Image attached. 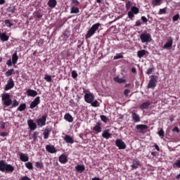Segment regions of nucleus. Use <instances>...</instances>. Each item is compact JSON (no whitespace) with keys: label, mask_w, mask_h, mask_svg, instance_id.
<instances>
[{"label":"nucleus","mask_w":180,"mask_h":180,"mask_svg":"<svg viewBox=\"0 0 180 180\" xmlns=\"http://www.w3.org/2000/svg\"><path fill=\"white\" fill-rule=\"evenodd\" d=\"M0 171L1 172H7L11 174L15 171V167L12 165L8 164L5 160H0Z\"/></svg>","instance_id":"1"},{"label":"nucleus","mask_w":180,"mask_h":180,"mask_svg":"<svg viewBox=\"0 0 180 180\" xmlns=\"http://www.w3.org/2000/svg\"><path fill=\"white\" fill-rule=\"evenodd\" d=\"M84 101L87 103H90L93 108H98V106H99V102L95 100V96L91 93L85 94Z\"/></svg>","instance_id":"2"},{"label":"nucleus","mask_w":180,"mask_h":180,"mask_svg":"<svg viewBox=\"0 0 180 180\" xmlns=\"http://www.w3.org/2000/svg\"><path fill=\"white\" fill-rule=\"evenodd\" d=\"M101 26V23L97 22L91 26V27L88 30L86 34V39H91L94 34L96 32V30L99 29V27Z\"/></svg>","instance_id":"3"},{"label":"nucleus","mask_w":180,"mask_h":180,"mask_svg":"<svg viewBox=\"0 0 180 180\" xmlns=\"http://www.w3.org/2000/svg\"><path fill=\"white\" fill-rule=\"evenodd\" d=\"M1 101L4 106L9 107L12 105V98H11V95L8 93L1 94Z\"/></svg>","instance_id":"4"},{"label":"nucleus","mask_w":180,"mask_h":180,"mask_svg":"<svg viewBox=\"0 0 180 180\" xmlns=\"http://www.w3.org/2000/svg\"><path fill=\"white\" fill-rule=\"evenodd\" d=\"M157 82H158V77L156 75H153L150 77V79L148 84L147 88L148 89H154L157 86Z\"/></svg>","instance_id":"5"},{"label":"nucleus","mask_w":180,"mask_h":180,"mask_svg":"<svg viewBox=\"0 0 180 180\" xmlns=\"http://www.w3.org/2000/svg\"><path fill=\"white\" fill-rule=\"evenodd\" d=\"M140 39H141V43H151V41H153V38H151V34L147 32L141 34Z\"/></svg>","instance_id":"6"},{"label":"nucleus","mask_w":180,"mask_h":180,"mask_svg":"<svg viewBox=\"0 0 180 180\" xmlns=\"http://www.w3.org/2000/svg\"><path fill=\"white\" fill-rule=\"evenodd\" d=\"M140 12V10L136 6H132L131 8V11L128 12V18L129 19H133L134 18V15H137Z\"/></svg>","instance_id":"7"},{"label":"nucleus","mask_w":180,"mask_h":180,"mask_svg":"<svg viewBox=\"0 0 180 180\" xmlns=\"http://www.w3.org/2000/svg\"><path fill=\"white\" fill-rule=\"evenodd\" d=\"M47 119L46 116L43 115L41 118L37 120V123L39 127H43V126H46V120Z\"/></svg>","instance_id":"8"},{"label":"nucleus","mask_w":180,"mask_h":180,"mask_svg":"<svg viewBox=\"0 0 180 180\" xmlns=\"http://www.w3.org/2000/svg\"><path fill=\"white\" fill-rule=\"evenodd\" d=\"M15 86V82H13V79H10L7 81V84L6 85L4 89L6 91H9V89H12Z\"/></svg>","instance_id":"9"},{"label":"nucleus","mask_w":180,"mask_h":180,"mask_svg":"<svg viewBox=\"0 0 180 180\" xmlns=\"http://www.w3.org/2000/svg\"><path fill=\"white\" fill-rule=\"evenodd\" d=\"M115 144L120 150H124V148H126V143H124L122 139H117Z\"/></svg>","instance_id":"10"},{"label":"nucleus","mask_w":180,"mask_h":180,"mask_svg":"<svg viewBox=\"0 0 180 180\" xmlns=\"http://www.w3.org/2000/svg\"><path fill=\"white\" fill-rule=\"evenodd\" d=\"M40 103V97L37 96L34 98V100L30 103V109H34L37 105Z\"/></svg>","instance_id":"11"},{"label":"nucleus","mask_w":180,"mask_h":180,"mask_svg":"<svg viewBox=\"0 0 180 180\" xmlns=\"http://www.w3.org/2000/svg\"><path fill=\"white\" fill-rule=\"evenodd\" d=\"M131 168L132 169H137V168H139V167H140V165H141V164L140 163V161H139V160L137 159H132L131 160Z\"/></svg>","instance_id":"12"},{"label":"nucleus","mask_w":180,"mask_h":180,"mask_svg":"<svg viewBox=\"0 0 180 180\" xmlns=\"http://www.w3.org/2000/svg\"><path fill=\"white\" fill-rule=\"evenodd\" d=\"M174 43V40L172 39V37H169L167 39V42L164 45L163 49H171L172 47V44Z\"/></svg>","instance_id":"13"},{"label":"nucleus","mask_w":180,"mask_h":180,"mask_svg":"<svg viewBox=\"0 0 180 180\" xmlns=\"http://www.w3.org/2000/svg\"><path fill=\"white\" fill-rule=\"evenodd\" d=\"M131 113L133 121L135 122V123H139V122H140V116L136 113L134 110L131 111Z\"/></svg>","instance_id":"14"},{"label":"nucleus","mask_w":180,"mask_h":180,"mask_svg":"<svg viewBox=\"0 0 180 180\" xmlns=\"http://www.w3.org/2000/svg\"><path fill=\"white\" fill-rule=\"evenodd\" d=\"M27 124H28L30 130H32V131L36 130V129H37V125H36V123H34V122H33V120H28Z\"/></svg>","instance_id":"15"},{"label":"nucleus","mask_w":180,"mask_h":180,"mask_svg":"<svg viewBox=\"0 0 180 180\" xmlns=\"http://www.w3.org/2000/svg\"><path fill=\"white\" fill-rule=\"evenodd\" d=\"M109 129H105L103 131L102 137L103 139H106V140H108V139H110L112 137V134H110Z\"/></svg>","instance_id":"16"},{"label":"nucleus","mask_w":180,"mask_h":180,"mask_svg":"<svg viewBox=\"0 0 180 180\" xmlns=\"http://www.w3.org/2000/svg\"><path fill=\"white\" fill-rule=\"evenodd\" d=\"M75 169L77 172H79V174H82L85 171V165H77L75 167Z\"/></svg>","instance_id":"17"},{"label":"nucleus","mask_w":180,"mask_h":180,"mask_svg":"<svg viewBox=\"0 0 180 180\" xmlns=\"http://www.w3.org/2000/svg\"><path fill=\"white\" fill-rule=\"evenodd\" d=\"M46 150H48L49 153H51L52 154L57 152V150L53 146L51 145H47L46 146Z\"/></svg>","instance_id":"18"},{"label":"nucleus","mask_w":180,"mask_h":180,"mask_svg":"<svg viewBox=\"0 0 180 180\" xmlns=\"http://www.w3.org/2000/svg\"><path fill=\"white\" fill-rule=\"evenodd\" d=\"M63 140H65V143H68V144H74V139L69 135H65Z\"/></svg>","instance_id":"19"},{"label":"nucleus","mask_w":180,"mask_h":180,"mask_svg":"<svg viewBox=\"0 0 180 180\" xmlns=\"http://www.w3.org/2000/svg\"><path fill=\"white\" fill-rule=\"evenodd\" d=\"M147 54H148V51H147L144 49L139 51L137 52V56H138L139 58H142V57H144V56H147Z\"/></svg>","instance_id":"20"},{"label":"nucleus","mask_w":180,"mask_h":180,"mask_svg":"<svg viewBox=\"0 0 180 180\" xmlns=\"http://www.w3.org/2000/svg\"><path fill=\"white\" fill-rule=\"evenodd\" d=\"M18 60H19V56H18V51H15L12 56V63L14 65L18 63Z\"/></svg>","instance_id":"21"},{"label":"nucleus","mask_w":180,"mask_h":180,"mask_svg":"<svg viewBox=\"0 0 180 180\" xmlns=\"http://www.w3.org/2000/svg\"><path fill=\"white\" fill-rule=\"evenodd\" d=\"M27 96H32L34 98V96H37V91L30 89L27 91Z\"/></svg>","instance_id":"22"},{"label":"nucleus","mask_w":180,"mask_h":180,"mask_svg":"<svg viewBox=\"0 0 180 180\" xmlns=\"http://www.w3.org/2000/svg\"><path fill=\"white\" fill-rule=\"evenodd\" d=\"M65 120H67V122H69V123H72L74 122V118H72V116L70 113H67L64 116Z\"/></svg>","instance_id":"23"},{"label":"nucleus","mask_w":180,"mask_h":180,"mask_svg":"<svg viewBox=\"0 0 180 180\" xmlns=\"http://www.w3.org/2000/svg\"><path fill=\"white\" fill-rule=\"evenodd\" d=\"M150 105H151V103L150 101L145 102L142 103L139 108L140 109H142V110H144V109H148Z\"/></svg>","instance_id":"24"},{"label":"nucleus","mask_w":180,"mask_h":180,"mask_svg":"<svg viewBox=\"0 0 180 180\" xmlns=\"http://www.w3.org/2000/svg\"><path fill=\"white\" fill-rule=\"evenodd\" d=\"M0 39L1 41H8L9 37L6 35V33H0Z\"/></svg>","instance_id":"25"},{"label":"nucleus","mask_w":180,"mask_h":180,"mask_svg":"<svg viewBox=\"0 0 180 180\" xmlns=\"http://www.w3.org/2000/svg\"><path fill=\"white\" fill-rule=\"evenodd\" d=\"M37 137H39V132L34 131L32 135V137L30 138V140H33L32 143H36L37 141Z\"/></svg>","instance_id":"26"},{"label":"nucleus","mask_w":180,"mask_h":180,"mask_svg":"<svg viewBox=\"0 0 180 180\" xmlns=\"http://www.w3.org/2000/svg\"><path fill=\"white\" fill-rule=\"evenodd\" d=\"M56 5H57L56 0H49L48 2V6L49 8H56Z\"/></svg>","instance_id":"27"},{"label":"nucleus","mask_w":180,"mask_h":180,"mask_svg":"<svg viewBox=\"0 0 180 180\" xmlns=\"http://www.w3.org/2000/svg\"><path fill=\"white\" fill-rule=\"evenodd\" d=\"M114 81L118 84H124L126 82V79H122L119 77H114Z\"/></svg>","instance_id":"28"},{"label":"nucleus","mask_w":180,"mask_h":180,"mask_svg":"<svg viewBox=\"0 0 180 180\" xmlns=\"http://www.w3.org/2000/svg\"><path fill=\"white\" fill-rule=\"evenodd\" d=\"M35 167H36V168H38V169H43L44 168L43 162H36Z\"/></svg>","instance_id":"29"},{"label":"nucleus","mask_w":180,"mask_h":180,"mask_svg":"<svg viewBox=\"0 0 180 180\" xmlns=\"http://www.w3.org/2000/svg\"><path fill=\"white\" fill-rule=\"evenodd\" d=\"M93 130H94V131H96L97 133H101V131H102L101 124L98 123V124L93 128Z\"/></svg>","instance_id":"30"},{"label":"nucleus","mask_w":180,"mask_h":180,"mask_svg":"<svg viewBox=\"0 0 180 180\" xmlns=\"http://www.w3.org/2000/svg\"><path fill=\"white\" fill-rule=\"evenodd\" d=\"M50 131H51V130L49 129H46L44 131V133H43L44 139H49V136H50Z\"/></svg>","instance_id":"31"},{"label":"nucleus","mask_w":180,"mask_h":180,"mask_svg":"<svg viewBox=\"0 0 180 180\" xmlns=\"http://www.w3.org/2000/svg\"><path fill=\"white\" fill-rule=\"evenodd\" d=\"M136 129L138 130H147V129H148V127L144 124H138L136 125Z\"/></svg>","instance_id":"32"},{"label":"nucleus","mask_w":180,"mask_h":180,"mask_svg":"<svg viewBox=\"0 0 180 180\" xmlns=\"http://www.w3.org/2000/svg\"><path fill=\"white\" fill-rule=\"evenodd\" d=\"M70 13H79V8L75 6H72L70 8Z\"/></svg>","instance_id":"33"},{"label":"nucleus","mask_w":180,"mask_h":180,"mask_svg":"<svg viewBox=\"0 0 180 180\" xmlns=\"http://www.w3.org/2000/svg\"><path fill=\"white\" fill-rule=\"evenodd\" d=\"M25 109H26L25 103L20 104L19 105V107L18 108V110H19L20 112H23V110H25Z\"/></svg>","instance_id":"34"},{"label":"nucleus","mask_w":180,"mask_h":180,"mask_svg":"<svg viewBox=\"0 0 180 180\" xmlns=\"http://www.w3.org/2000/svg\"><path fill=\"white\" fill-rule=\"evenodd\" d=\"M173 168H180V159L174 162Z\"/></svg>","instance_id":"35"},{"label":"nucleus","mask_w":180,"mask_h":180,"mask_svg":"<svg viewBox=\"0 0 180 180\" xmlns=\"http://www.w3.org/2000/svg\"><path fill=\"white\" fill-rule=\"evenodd\" d=\"M133 6V3H131L130 1H126V8L127 11H129L130 9V7Z\"/></svg>","instance_id":"36"},{"label":"nucleus","mask_w":180,"mask_h":180,"mask_svg":"<svg viewBox=\"0 0 180 180\" xmlns=\"http://www.w3.org/2000/svg\"><path fill=\"white\" fill-rule=\"evenodd\" d=\"M25 167L28 169H33V164H32L30 162L25 163Z\"/></svg>","instance_id":"37"},{"label":"nucleus","mask_w":180,"mask_h":180,"mask_svg":"<svg viewBox=\"0 0 180 180\" xmlns=\"http://www.w3.org/2000/svg\"><path fill=\"white\" fill-rule=\"evenodd\" d=\"M16 106H19V101L14 100L12 101L11 108H16Z\"/></svg>","instance_id":"38"},{"label":"nucleus","mask_w":180,"mask_h":180,"mask_svg":"<svg viewBox=\"0 0 180 180\" xmlns=\"http://www.w3.org/2000/svg\"><path fill=\"white\" fill-rule=\"evenodd\" d=\"M13 71H14L13 69L8 70L5 73L6 77H11V75H12V74L13 73Z\"/></svg>","instance_id":"39"},{"label":"nucleus","mask_w":180,"mask_h":180,"mask_svg":"<svg viewBox=\"0 0 180 180\" xmlns=\"http://www.w3.org/2000/svg\"><path fill=\"white\" fill-rule=\"evenodd\" d=\"M165 133L164 132V129H161L159 131H158V135L160 136V137L161 139H164V136H165Z\"/></svg>","instance_id":"40"},{"label":"nucleus","mask_w":180,"mask_h":180,"mask_svg":"<svg viewBox=\"0 0 180 180\" xmlns=\"http://www.w3.org/2000/svg\"><path fill=\"white\" fill-rule=\"evenodd\" d=\"M5 25L7 26V27H11L13 26V24L9 21V20H5Z\"/></svg>","instance_id":"41"},{"label":"nucleus","mask_w":180,"mask_h":180,"mask_svg":"<svg viewBox=\"0 0 180 180\" xmlns=\"http://www.w3.org/2000/svg\"><path fill=\"white\" fill-rule=\"evenodd\" d=\"M59 162L61 164H67V162H68V159H67V158H59Z\"/></svg>","instance_id":"42"},{"label":"nucleus","mask_w":180,"mask_h":180,"mask_svg":"<svg viewBox=\"0 0 180 180\" xmlns=\"http://www.w3.org/2000/svg\"><path fill=\"white\" fill-rule=\"evenodd\" d=\"M44 79H46L47 82H51V76L49 75H45Z\"/></svg>","instance_id":"43"},{"label":"nucleus","mask_w":180,"mask_h":180,"mask_svg":"<svg viewBox=\"0 0 180 180\" xmlns=\"http://www.w3.org/2000/svg\"><path fill=\"white\" fill-rule=\"evenodd\" d=\"M152 4L155 6H157V5H160V4H161V0H153Z\"/></svg>","instance_id":"44"},{"label":"nucleus","mask_w":180,"mask_h":180,"mask_svg":"<svg viewBox=\"0 0 180 180\" xmlns=\"http://www.w3.org/2000/svg\"><path fill=\"white\" fill-rule=\"evenodd\" d=\"M155 68L154 67L149 68L148 70L146 72V74L148 75H150V74H153V71H154Z\"/></svg>","instance_id":"45"},{"label":"nucleus","mask_w":180,"mask_h":180,"mask_svg":"<svg viewBox=\"0 0 180 180\" xmlns=\"http://www.w3.org/2000/svg\"><path fill=\"white\" fill-rule=\"evenodd\" d=\"M100 117H101L102 122H104V123H106L108 122V120H109V119H108L107 117L105 115H101Z\"/></svg>","instance_id":"46"},{"label":"nucleus","mask_w":180,"mask_h":180,"mask_svg":"<svg viewBox=\"0 0 180 180\" xmlns=\"http://www.w3.org/2000/svg\"><path fill=\"white\" fill-rule=\"evenodd\" d=\"M120 58H123V55H122V53L114 56V60H119Z\"/></svg>","instance_id":"47"},{"label":"nucleus","mask_w":180,"mask_h":180,"mask_svg":"<svg viewBox=\"0 0 180 180\" xmlns=\"http://www.w3.org/2000/svg\"><path fill=\"white\" fill-rule=\"evenodd\" d=\"M167 13V10L165 8H161L159 11L160 15H164Z\"/></svg>","instance_id":"48"},{"label":"nucleus","mask_w":180,"mask_h":180,"mask_svg":"<svg viewBox=\"0 0 180 180\" xmlns=\"http://www.w3.org/2000/svg\"><path fill=\"white\" fill-rule=\"evenodd\" d=\"M179 19V14H176L173 16V22H176Z\"/></svg>","instance_id":"49"},{"label":"nucleus","mask_w":180,"mask_h":180,"mask_svg":"<svg viewBox=\"0 0 180 180\" xmlns=\"http://www.w3.org/2000/svg\"><path fill=\"white\" fill-rule=\"evenodd\" d=\"M72 78H77V77H78V73H77L76 71L73 70L72 72Z\"/></svg>","instance_id":"50"},{"label":"nucleus","mask_w":180,"mask_h":180,"mask_svg":"<svg viewBox=\"0 0 180 180\" xmlns=\"http://www.w3.org/2000/svg\"><path fill=\"white\" fill-rule=\"evenodd\" d=\"M72 4H73L75 6H78V5H79V1H78V0H72Z\"/></svg>","instance_id":"51"},{"label":"nucleus","mask_w":180,"mask_h":180,"mask_svg":"<svg viewBox=\"0 0 180 180\" xmlns=\"http://www.w3.org/2000/svg\"><path fill=\"white\" fill-rule=\"evenodd\" d=\"M141 20L143 23H147V22H148V19H147V18H146L145 16L141 17Z\"/></svg>","instance_id":"52"},{"label":"nucleus","mask_w":180,"mask_h":180,"mask_svg":"<svg viewBox=\"0 0 180 180\" xmlns=\"http://www.w3.org/2000/svg\"><path fill=\"white\" fill-rule=\"evenodd\" d=\"M129 94H130V90L129 89H125L124 91V95L125 96H129Z\"/></svg>","instance_id":"53"},{"label":"nucleus","mask_w":180,"mask_h":180,"mask_svg":"<svg viewBox=\"0 0 180 180\" xmlns=\"http://www.w3.org/2000/svg\"><path fill=\"white\" fill-rule=\"evenodd\" d=\"M29 157L26 154L21 153L20 154V158H28Z\"/></svg>","instance_id":"54"},{"label":"nucleus","mask_w":180,"mask_h":180,"mask_svg":"<svg viewBox=\"0 0 180 180\" xmlns=\"http://www.w3.org/2000/svg\"><path fill=\"white\" fill-rule=\"evenodd\" d=\"M0 127L1 129H5V122H4L3 121H0Z\"/></svg>","instance_id":"55"},{"label":"nucleus","mask_w":180,"mask_h":180,"mask_svg":"<svg viewBox=\"0 0 180 180\" xmlns=\"http://www.w3.org/2000/svg\"><path fill=\"white\" fill-rule=\"evenodd\" d=\"M12 63H12L11 59L8 60L7 62H6V64H7V65H8V67H11L12 65Z\"/></svg>","instance_id":"56"},{"label":"nucleus","mask_w":180,"mask_h":180,"mask_svg":"<svg viewBox=\"0 0 180 180\" xmlns=\"http://www.w3.org/2000/svg\"><path fill=\"white\" fill-rule=\"evenodd\" d=\"M172 131H176V133H179V128H178V127H175L173 129Z\"/></svg>","instance_id":"57"},{"label":"nucleus","mask_w":180,"mask_h":180,"mask_svg":"<svg viewBox=\"0 0 180 180\" xmlns=\"http://www.w3.org/2000/svg\"><path fill=\"white\" fill-rule=\"evenodd\" d=\"M20 180H31L27 176H22Z\"/></svg>","instance_id":"58"},{"label":"nucleus","mask_w":180,"mask_h":180,"mask_svg":"<svg viewBox=\"0 0 180 180\" xmlns=\"http://www.w3.org/2000/svg\"><path fill=\"white\" fill-rule=\"evenodd\" d=\"M37 18H38V19H41V18H43V15L40 13H37Z\"/></svg>","instance_id":"59"},{"label":"nucleus","mask_w":180,"mask_h":180,"mask_svg":"<svg viewBox=\"0 0 180 180\" xmlns=\"http://www.w3.org/2000/svg\"><path fill=\"white\" fill-rule=\"evenodd\" d=\"M0 136H1V137H5V136H8V133H6V132H1L0 134Z\"/></svg>","instance_id":"60"},{"label":"nucleus","mask_w":180,"mask_h":180,"mask_svg":"<svg viewBox=\"0 0 180 180\" xmlns=\"http://www.w3.org/2000/svg\"><path fill=\"white\" fill-rule=\"evenodd\" d=\"M20 160L22 162H27L29 161V158H21Z\"/></svg>","instance_id":"61"},{"label":"nucleus","mask_w":180,"mask_h":180,"mask_svg":"<svg viewBox=\"0 0 180 180\" xmlns=\"http://www.w3.org/2000/svg\"><path fill=\"white\" fill-rule=\"evenodd\" d=\"M135 26H141V22L139 20L136 22Z\"/></svg>","instance_id":"62"},{"label":"nucleus","mask_w":180,"mask_h":180,"mask_svg":"<svg viewBox=\"0 0 180 180\" xmlns=\"http://www.w3.org/2000/svg\"><path fill=\"white\" fill-rule=\"evenodd\" d=\"M154 147H155V148L157 150V151H160V147L158 146V145L155 144V145H154Z\"/></svg>","instance_id":"63"},{"label":"nucleus","mask_w":180,"mask_h":180,"mask_svg":"<svg viewBox=\"0 0 180 180\" xmlns=\"http://www.w3.org/2000/svg\"><path fill=\"white\" fill-rule=\"evenodd\" d=\"M92 180H101L99 177H94L92 179Z\"/></svg>","instance_id":"64"}]
</instances>
